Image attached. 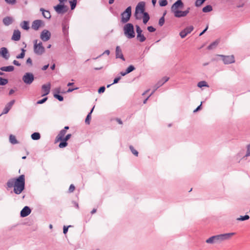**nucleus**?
Instances as JSON below:
<instances>
[{"label": "nucleus", "instance_id": "obj_31", "mask_svg": "<svg viewBox=\"0 0 250 250\" xmlns=\"http://www.w3.org/2000/svg\"><path fill=\"white\" fill-rule=\"evenodd\" d=\"M149 16L147 13H144L143 14V22L146 24L149 20Z\"/></svg>", "mask_w": 250, "mask_h": 250}, {"label": "nucleus", "instance_id": "obj_8", "mask_svg": "<svg viewBox=\"0 0 250 250\" xmlns=\"http://www.w3.org/2000/svg\"><path fill=\"white\" fill-rule=\"evenodd\" d=\"M54 9L58 14H63L67 11L68 7L63 4H59L54 6Z\"/></svg>", "mask_w": 250, "mask_h": 250}, {"label": "nucleus", "instance_id": "obj_1", "mask_svg": "<svg viewBox=\"0 0 250 250\" xmlns=\"http://www.w3.org/2000/svg\"><path fill=\"white\" fill-rule=\"evenodd\" d=\"M9 188L14 187V192L16 194H20L24 189L25 177L24 175H20L16 179H10L7 182Z\"/></svg>", "mask_w": 250, "mask_h": 250}, {"label": "nucleus", "instance_id": "obj_20", "mask_svg": "<svg viewBox=\"0 0 250 250\" xmlns=\"http://www.w3.org/2000/svg\"><path fill=\"white\" fill-rule=\"evenodd\" d=\"M116 57L117 58H120L123 61H125V58L122 54V50L119 46H117L116 48Z\"/></svg>", "mask_w": 250, "mask_h": 250}, {"label": "nucleus", "instance_id": "obj_56", "mask_svg": "<svg viewBox=\"0 0 250 250\" xmlns=\"http://www.w3.org/2000/svg\"><path fill=\"white\" fill-rule=\"evenodd\" d=\"M202 102H201V104L200 105H199L194 111H193V112L195 113V112H196L197 111H198V110H199L201 108V107L202 106Z\"/></svg>", "mask_w": 250, "mask_h": 250}, {"label": "nucleus", "instance_id": "obj_10", "mask_svg": "<svg viewBox=\"0 0 250 250\" xmlns=\"http://www.w3.org/2000/svg\"><path fill=\"white\" fill-rule=\"evenodd\" d=\"M219 56L222 58V60L225 64H228L235 62L234 57L233 55L224 56L219 55Z\"/></svg>", "mask_w": 250, "mask_h": 250}, {"label": "nucleus", "instance_id": "obj_29", "mask_svg": "<svg viewBox=\"0 0 250 250\" xmlns=\"http://www.w3.org/2000/svg\"><path fill=\"white\" fill-rule=\"evenodd\" d=\"M41 138L40 134L38 132H34L31 135V138L33 140H38Z\"/></svg>", "mask_w": 250, "mask_h": 250}, {"label": "nucleus", "instance_id": "obj_3", "mask_svg": "<svg viewBox=\"0 0 250 250\" xmlns=\"http://www.w3.org/2000/svg\"><path fill=\"white\" fill-rule=\"evenodd\" d=\"M124 31L125 35L128 39L133 38L135 36L134 27L132 23H128L125 24L124 27Z\"/></svg>", "mask_w": 250, "mask_h": 250}, {"label": "nucleus", "instance_id": "obj_47", "mask_svg": "<svg viewBox=\"0 0 250 250\" xmlns=\"http://www.w3.org/2000/svg\"><path fill=\"white\" fill-rule=\"evenodd\" d=\"M250 156V144L247 146V151L245 157Z\"/></svg>", "mask_w": 250, "mask_h": 250}, {"label": "nucleus", "instance_id": "obj_9", "mask_svg": "<svg viewBox=\"0 0 250 250\" xmlns=\"http://www.w3.org/2000/svg\"><path fill=\"white\" fill-rule=\"evenodd\" d=\"M51 36L50 32L46 29H44L41 33L40 38L43 42H47L50 40Z\"/></svg>", "mask_w": 250, "mask_h": 250}, {"label": "nucleus", "instance_id": "obj_32", "mask_svg": "<svg viewBox=\"0 0 250 250\" xmlns=\"http://www.w3.org/2000/svg\"><path fill=\"white\" fill-rule=\"evenodd\" d=\"M9 141L12 144H16L18 143V141L15 136L10 135L9 136Z\"/></svg>", "mask_w": 250, "mask_h": 250}, {"label": "nucleus", "instance_id": "obj_15", "mask_svg": "<svg viewBox=\"0 0 250 250\" xmlns=\"http://www.w3.org/2000/svg\"><path fill=\"white\" fill-rule=\"evenodd\" d=\"M43 24V21L41 20H36L32 22L31 27L35 30H38Z\"/></svg>", "mask_w": 250, "mask_h": 250}, {"label": "nucleus", "instance_id": "obj_13", "mask_svg": "<svg viewBox=\"0 0 250 250\" xmlns=\"http://www.w3.org/2000/svg\"><path fill=\"white\" fill-rule=\"evenodd\" d=\"M193 30V27L192 26H188L180 32V36L182 38H184L188 34L191 33Z\"/></svg>", "mask_w": 250, "mask_h": 250}, {"label": "nucleus", "instance_id": "obj_44", "mask_svg": "<svg viewBox=\"0 0 250 250\" xmlns=\"http://www.w3.org/2000/svg\"><path fill=\"white\" fill-rule=\"evenodd\" d=\"M68 26L67 24H63L62 26V31L64 35H66L68 33L67 30Z\"/></svg>", "mask_w": 250, "mask_h": 250}, {"label": "nucleus", "instance_id": "obj_54", "mask_svg": "<svg viewBox=\"0 0 250 250\" xmlns=\"http://www.w3.org/2000/svg\"><path fill=\"white\" fill-rule=\"evenodd\" d=\"M75 189V187L73 185L71 184L69 188V191L70 192H72Z\"/></svg>", "mask_w": 250, "mask_h": 250}, {"label": "nucleus", "instance_id": "obj_2", "mask_svg": "<svg viewBox=\"0 0 250 250\" xmlns=\"http://www.w3.org/2000/svg\"><path fill=\"white\" fill-rule=\"evenodd\" d=\"M234 234V232H231L213 235L207 239L206 242L209 244H219L229 240Z\"/></svg>", "mask_w": 250, "mask_h": 250}, {"label": "nucleus", "instance_id": "obj_63", "mask_svg": "<svg viewBox=\"0 0 250 250\" xmlns=\"http://www.w3.org/2000/svg\"><path fill=\"white\" fill-rule=\"evenodd\" d=\"M189 10H190V8L188 7L187 9L185 11H184V13H186V16L188 15V14L189 13Z\"/></svg>", "mask_w": 250, "mask_h": 250}, {"label": "nucleus", "instance_id": "obj_27", "mask_svg": "<svg viewBox=\"0 0 250 250\" xmlns=\"http://www.w3.org/2000/svg\"><path fill=\"white\" fill-rule=\"evenodd\" d=\"M169 80V78L167 77H164L162 79H161L158 82L157 84L158 86L160 87L163 85L165 83L168 81Z\"/></svg>", "mask_w": 250, "mask_h": 250}, {"label": "nucleus", "instance_id": "obj_21", "mask_svg": "<svg viewBox=\"0 0 250 250\" xmlns=\"http://www.w3.org/2000/svg\"><path fill=\"white\" fill-rule=\"evenodd\" d=\"M3 24L6 26H8L13 22V18L11 17H6L2 20Z\"/></svg>", "mask_w": 250, "mask_h": 250}, {"label": "nucleus", "instance_id": "obj_30", "mask_svg": "<svg viewBox=\"0 0 250 250\" xmlns=\"http://www.w3.org/2000/svg\"><path fill=\"white\" fill-rule=\"evenodd\" d=\"M212 10V7L210 5H208L206 6L202 9L203 12L204 13L209 12L211 11Z\"/></svg>", "mask_w": 250, "mask_h": 250}, {"label": "nucleus", "instance_id": "obj_39", "mask_svg": "<svg viewBox=\"0 0 250 250\" xmlns=\"http://www.w3.org/2000/svg\"><path fill=\"white\" fill-rule=\"evenodd\" d=\"M166 14V13H164V15H163V16L162 17H161L160 19H159V25L160 26H162L164 25V22H165V18H164V16Z\"/></svg>", "mask_w": 250, "mask_h": 250}, {"label": "nucleus", "instance_id": "obj_16", "mask_svg": "<svg viewBox=\"0 0 250 250\" xmlns=\"http://www.w3.org/2000/svg\"><path fill=\"white\" fill-rule=\"evenodd\" d=\"M15 101L14 100L11 101L5 105V107L3 110L1 114H7L11 108L12 106L15 103Z\"/></svg>", "mask_w": 250, "mask_h": 250}, {"label": "nucleus", "instance_id": "obj_62", "mask_svg": "<svg viewBox=\"0 0 250 250\" xmlns=\"http://www.w3.org/2000/svg\"><path fill=\"white\" fill-rule=\"evenodd\" d=\"M78 89V88H77H77H69V89L67 90V92H72L73 90H75V89Z\"/></svg>", "mask_w": 250, "mask_h": 250}, {"label": "nucleus", "instance_id": "obj_58", "mask_svg": "<svg viewBox=\"0 0 250 250\" xmlns=\"http://www.w3.org/2000/svg\"><path fill=\"white\" fill-rule=\"evenodd\" d=\"M120 79H121V77H119L116 78L114 80V82H113V84L117 83L119 82V81L120 80Z\"/></svg>", "mask_w": 250, "mask_h": 250}, {"label": "nucleus", "instance_id": "obj_28", "mask_svg": "<svg viewBox=\"0 0 250 250\" xmlns=\"http://www.w3.org/2000/svg\"><path fill=\"white\" fill-rule=\"evenodd\" d=\"M94 108V106H93V107L91 110L90 112L88 114V115H87V116L86 117L85 122L87 125H89L90 124V120L91 118V114L92 113Z\"/></svg>", "mask_w": 250, "mask_h": 250}, {"label": "nucleus", "instance_id": "obj_6", "mask_svg": "<svg viewBox=\"0 0 250 250\" xmlns=\"http://www.w3.org/2000/svg\"><path fill=\"white\" fill-rule=\"evenodd\" d=\"M131 15V7L128 6L125 10L121 14V22L126 23L130 19Z\"/></svg>", "mask_w": 250, "mask_h": 250}, {"label": "nucleus", "instance_id": "obj_38", "mask_svg": "<svg viewBox=\"0 0 250 250\" xmlns=\"http://www.w3.org/2000/svg\"><path fill=\"white\" fill-rule=\"evenodd\" d=\"M8 80L0 77V85H4L8 83Z\"/></svg>", "mask_w": 250, "mask_h": 250}, {"label": "nucleus", "instance_id": "obj_5", "mask_svg": "<svg viewBox=\"0 0 250 250\" xmlns=\"http://www.w3.org/2000/svg\"><path fill=\"white\" fill-rule=\"evenodd\" d=\"M34 52L38 55H42L45 52V48L41 42H38V40L34 41Z\"/></svg>", "mask_w": 250, "mask_h": 250}, {"label": "nucleus", "instance_id": "obj_35", "mask_svg": "<svg viewBox=\"0 0 250 250\" xmlns=\"http://www.w3.org/2000/svg\"><path fill=\"white\" fill-rule=\"evenodd\" d=\"M25 50H24L23 48H22L21 52V53L20 54H19L16 56V58L18 59L23 58L25 56Z\"/></svg>", "mask_w": 250, "mask_h": 250}, {"label": "nucleus", "instance_id": "obj_51", "mask_svg": "<svg viewBox=\"0 0 250 250\" xmlns=\"http://www.w3.org/2000/svg\"><path fill=\"white\" fill-rule=\"evenodd\" d=\"M147 29L148 31L150 32H153L156 30L155 28L151 26H148Z\"/></svg>", "mask_w": 250, "mask_h": 250}, {"label": "nucleus", "instance_id": "obj_17", "mask_svg": "<svg viewBox=\"0 0 250 250\" xmlns=\"http://www.w3.org/2000/svg\"><path fill=\"white\" fill-rule=\"evenodd\" d=\"M31 211L30 208L28 207L25 206L21 211V216L22 217H26L31 213Z\"/></svg>", "mask_w": 250, "mask_h": 250}, {"label": "nucleus", "instance_id": "obj_52", "mask_svg": "<svg viewBox=\"0 0 250 250\" xmlns=\"http://www.w3.org/2000/svg\"><path fill=\"white\" fill-rule=\"evenodd\" d=\"M71 136V134H68L65 137L63 138L62 141H67L70 138Z\"/></svg>", "mask_w": 250, "mask_h": 250}, {"label": "nucleus", "instance_id": "obj_4", "mask_svg": "<svg viewBox=\"0 0 250 250\" xmlns=\"http://www.w3.org/2000/svg\"><path fill=\"white\" fill-rule=\"evenodd\" d=\"M145 3L141 1L138 3L135 8L134 16L137 20H140L142 18L141 14H144L145 12Z\"/></svg>", "mask_w": 250, "mask_h": 250}, {"label": "nucleus", "instance_id": "obj_50", "mask_svg": "<svg viewBox=\"0 0 250 250\" xmlns=\"http://www.w3.org/2000/svg\"><path fill=\"white\" fill-rule=\"evenodd\" d=\"M69 227H71L70 225H69L68 226H63V233L66 234L67 232L68 229V228Z\"/></svg>", "mask_w": 250, "mask_h": 250}, {"label": "nucleus", "instance_id": "obj_23", "mask_svg": "<svg viewBox=\"0 0 250 250\" xmlns=\"http://www.w3.org/2000/svg\"><path fill=\"white\" fill-rule=\"evenodd\" d=\"M174 16L176 18H181L186 17V13H184V11L181 10H176L175 12H173Z\"/></svg>", "mask_w": 250, "mask_h": 250}, {"label": "nucleus", "instance_id": "obj_45", "mask_svg": "<svg viewBox=\"0 0 250 250\" xmlns=\"http://www.w3.org/2000/svg\"><path fill=\"white\" fill-rule=\"evenodd\" d=\"M62 142H61L59 144V147L60 148H63L67 146V143L66 141H61Z\"/></svg>", "mask_w": 250, "mask_h": 250}, {"label": "nucleus", "instance_id": "obj_18", "mask_svg": "<svg viewBox=\"0 0 250 250\" xmlns=\"http://www.w3.org/2000/svg\"><path fill=\"white\" fill-rule=\"evenodd\" d=\"M21 39V32L19 30H14L11 39L13 41H18Z\"/></svg>", "mask_w": 250, "mask_h": 250}, {"label": "nucleus", "instance_id": "obj_57", "mask_svg": "<svg viewBox=\"0 0 250 250\" xmlns=\"http://www.w3.org/2000/svg\"><path fill=\"white\" fill-rule=\"evenodd\" d=\"M13 64L15 65H17V66H20L21 65V63H19V62L16 60H14L13 62Z\"/></svg>", "mask_w": 250, "mask_h": 250}, {"label": "nucleus", "instance_id": "obj_26", "mask_svg": "<svg viewBox=\"0 0 250 250\" xmlns=\"http://www.w3.org/2000/svg\"><path fill=\"white\" fill-rule=\"evenodd\" d=\"M40 11L42 12L43 16L46 19H50L51 18V15L49 11H47L41 8Z\"/></svg>", "mask_w": 250, "mask_h": 250}, {"label": "nucleus", "instance_id": "obj_36", "mask_svg": "<svg viewBox=\"0 0 250 250\" xmlns=\"http://www.w3.org/2000/svg\"><path fill=\"white\" fill-rule=\"evenodd\" d=\"M218 42L217 41H215L211 43L208 47V49H212L214 48L218 44Z\"/></svg>", "mask_w": 250, "mask_h": 250}, {"label": "nucleus", "instance_id": "obj_37", "mask_svg": "<svg viewBox=\"0 0 250 250\" xmlns=\"http://www.w3.org/2000/svg\"><path fill=\"white\" fill-rule=\"evenodd\" d=\"M250 218V216L248 215H245V216H241L240 217L237 218L238 221H245L248 220Z\"/></svg>", "mask_w": 250, "mask_h": 250}, {"label": "nucleus", "instance_id": "obj_33", "mask_svg": "<svg viewBox=\"0 0 250 250\" xmlns=\"http://www.w3.org/2000/svg\"><path fill=\"white\" fill-rule=\"evenodd\" d=\"M197 86L200 88L204 87V86H205V87L208 86L207 83V82L204 81L199 82L197 84Z\"/></svg>", "mask_w": 250, "mask_h": 250}, {"label": "nucleus", "instance_id": "obj_24", "mask_svg": "<svg viewBox=\"0 0 250 250\" xmlns=\"http://www.w3.org/2000/svg\"><path fill=\"white\" fill-rule=\"evenodd\" d=\"M0 70L6 72H12L14 70V67L12 65L3 66L0 68Z\"/></svg>", "mask_w": 250, "mask_h": 250}, {"label": "nucleus", "instance_id": "obj_46", "mask_svg": "<svg viewBox=\"0 0 250 250\" xmlns=\"http://www.w3.org/2000/svg\"><path fill=\"white\" fill-rule=\"evenodd\" d=\"M54 97L57 99L59 101H62L63 100V98L62 96L61 95H60L59 94H55L54 95Z\"/></svg>", "mask_w": 250, "mask_h": 250}, {"label": "nucleus", "instance_id": "obj_43", "mask_svg": "<svg viewBox=\"0 0 250 250\" xmlns=\"http://www.w3.org/2000/svg\"><path fill=\"white\" fill-rule=\"evenodd\" d=\"M159 3L161 6H165L167 4V0H160Z\"/></svg>", "mask_w": 250, "mask_h": 250}, {"label": "nucleus", "instance_id": "obj_53", "mask_svg": "<svg viewBox=\"0 0 250 250\" xmlns=\"http://www.w3.org/2000/svg\"><path fill=\"white\" fill-rule=\"evenodd\" d=\"M105 87L104 86H102L98 89V92L99 93H103L105 91Z\"/></svg>", "mask_w": 250, "mask_h": 250}, {"label": "nucleus", "instance_id": "obj_55", "mask_svg": "<svg viewBox=\"0 0 250 250\" xmlns=\"http://www.w3.org/2000/svg\"><path fill=\"white\" fill-rule=\"evenodd\" d=\"M26 63L29 64L30 66L32 65V61L30 58L27 59V60H26Z\"/></svg>", "mask_w": 250, "mask_h": 250}, {"label": "nucleus", "instance_id": "obj_7", "mask_svg": "<svg viewBox=\"0 0 250 250\" xmlns=\"http://www.w3.org/2000/svg\"><path fill=\"white\" fill-rule=\"evenodd\" d=\"M22 81L28 85L31 84L34 80V76L32 73H25L22 77Z\"/></svg>", "mask_w": 250, "mask_h": 250}, {"label": "nucleus", "instance_id": "obj_42", "mask_svg": "<svg viewBox=\"0 0 250 250\" xmlns=\"http://www.w3.org/2000/svg\"><path fill=\"white\" fill-rule=\"evenodd\" d=\"M206 0H196L195 1V6L199 7L201 6Z\"/></svg>", "mask_w": 250, "mask_h": 250}, {"label": "nucleus", "instance_id": "obj_14", "mask_svg": "<svg viewBox=\"0 0 250 250\" xmlns=\"http://www.w3.org/2000/svg\"><path fill=\"white\" fill-rule=\"evenodd\" d=\"M50 88L51 84L49 83L47 84L42 85V91L43 93L42 96H44L48 95L50 92Z\"/></svg>", "mask_w": 250, "mask_h": 250}, {"label": "nucleus", "instance_id": "obj_49", "mask_svg": "<svg viewBox=\"0 0 250 250\" xmlns=\"http://www.w3.org/2000/svg\"><path fill=\"white\" fill-rule=\"evenodd\" d=\"M47 97H45L43 99L38 101L37 102V104H42L44 103V102H45L47 101Z\"/></svg>", "mask_w": 250, "mask_h": 250}, {"label": "nucleus", "instance_id": "obj_60", "mask_svg": "<svg viewBox=\"0 0 250 250\" xmlns=\"http://www.w3.org/2000/svg\"><path fill=\"white\" fill-rule=\"evenodd\" d=\"M49 66V64H47V65H44L42 67V70H46L48 67Z\"/></svg>", "mask_w": 250, "mask_h": 250}, {"label": "nucleus", "instance_id": "obj_22", "mask_svg": "<svg viewBox=\"0 0 250 250\" xmlns=\"http://www.w3.org/2000/svg\"><path fill=\"white\" fill-rule=\"evenodd\" d=\"M66 132V131L65 129L61 130L56 137L57 141H62L64 137Z\"/></svg>", "mask_w": 250, "mask_h": 250}, {"label": "nucleus", "instance_id": "obj_12", "mask_svg": "<svg viewBox=\"0 0 250 250\" xmlns=\"http://www.w3.org/2000/svg\"><path fill=\"white\" fill-rule=\"evenodd\" d=\"M184 6V3L182 0H178L174 2L171 7V11L173 13L176 10H178L179 8H182Z\"/></svg>", "mask_w": 250, "mask_h": 250}, {"label": "nucleus", "instance_id": "obj_40", "mask_svg": "<svg viewBox=\"0 0 250 250\" xmlns=\"http://www.w3.org/2000/svg\"><path fill=\"white\" fill-rule=\"evenodd\" d=\"M129 148L131 151V152L136 156H138V151L134 148V147L132 146H129Z\"/></svg>", "mask_w": 250, "mask_h": 250}, {"label": "nucleus", "instance_id": "obj_34", "mask_svg": "<svg viewBox=\"0 0 250 250\" xmlns=\"http://www.w3.org/2000/svg\"><path fill=\"white\" fill-rule=\"evenodd\" d=\"M77 0H69V3H70V6H71V9L72 10H73L76 7V6L77 4Z\"/></svg>", "mask_w": 250, "mask_h": 250}, {"label": "nucleus", "instance_id": "obj_19", "mask_svg": "<svg viewBox=\"0 0 250 250\" xmlns=\"http://www.w3.org/2000/svg\"><path fill=\"white\" fill-rule=\"evenodd\" d=\"M8 51L6 47H2L0 49V55L5 59H8L9 56L8 55Z\"/></svg>", "mask_w": 250, "mask_h": 250}, {"label": "nucleus", "instance_id": "obj_41", "mask_svg": "<svg viewBox=\"0 0 250 250\" xmlns=\"http://www.w3.org/2000/svg\"><path fill=\"white\" fill-rule=\"evenodd\" d=\"M135 68L133 65H130L126 69V73H129L130 72L135 70Z\"/></svg>", "mask_w": 250, "mask_h": 250}, {"label": "nucleus", "instance_id": "obj_61", "mask_svg": "<svg viewBox=\"0 0 250 250\" xmlns=\"http://www.w3.org/2000/svg\"><path fill=\"white\" fill-rule=\"evenodd\" d=\"M109 53H110V51H109V50H105V51H104V52L102 55H101L100 56H100H101L102 55H103V54H107V55H109Z\"/></svg>", "mask_w": 250, "mask_h": 250}, {"label": "nucleus", "instance_id": "obj_25", "mask_svg": "<svg viewBox=\"0 0 250 250\" xmlns=\"http://www.w3.org/2000/svg\"><path fill=\"white\" fill-rule=\"evenodd\" d=\"M20 26L23 29L28 30L29 29V21H24L20 23Z\"/></svg>", "mask_w": 250, "mask_h": 250}, {"label": "nucleus", "instance_id": "obj_64", "mask_svg": "<svg viewBox=\"0 0 250 250\" xmlns=\"http://www.w3.org/2000/svg\"><path fill=\"white\" fill-rule=\"evenodd\" d=\"M159 87H160L159 86H158V85L157 84V83L155 85V86H154V91H156Z\"/></svg>", "mask_w": 250, "mask_h": 250}, {"label": "nucleus", "instance_id": "obj_48", "mask_svg": "<svg viewBox=\"0 0 250 250\" xmlns=\"http://www.w3.org/2000/svg\"><path fill=\"white\" fill-rule=\"evenodd\" d=\"M5 2L11 5H14L16 3V0H5Z\"/></svg>", "mask_w": 250, "mask_h": 250}, {"label": "nucleus", "instance_id": "obj_11", "mask_svg": "<svg viewBox=\"0 0 250 250\" xmlns=\"http://www.w3.org/2000/svg\"><path fill=\"white\" fill-rule=\"evenodd\" d=\"M136 32H137V39L140 42H144L146 41V38L143 34H142V30L141 29L139 25H136Z\"/></svg>", "mask_w": 250, "mask_h": 250}, {"label": "nucleus", "instance_id": "obj_59", "mask_svg": "<svg viewBox=\"0 0 250 250\" xmlns=\"http://www.w3.org/2000/svg\"><path fill=\"white\" fill-rule=\"evenodd\" d=\"M208 29V25H207V27H206V28L201 33H200V34H199V36H201L202 35H203L205 33V32Z\"/></svg>", "mask_w": 250, "mask_h": 250}]
</instances>
